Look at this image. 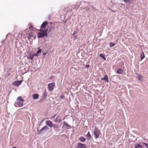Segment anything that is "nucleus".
Returning <instances> with one entry per match:
<instances>
[{"instance_id":"obj_1","label":"nucleus","mask_w":148,"mask_h":148,"mask_svg":"<svg viewBox=\"0 0 148 148\" xmlns=\"http://www.w3.org/2000/svg\"><path fill=\"white\" fill-rule=\"evenodd\" d=\"M37 129L38 134L39 135H41L45 133L47 130L49 129V128L48 127H47V125H45L40 130H38V128H37Z\"/></svg>"},{"instance_id":"obj_2","label":"nucleus","mask_w":148,"mask_h":148,"mask_svg":"<svg viewBox=\"0 0 148 148\" xmlns=\"http://www.w3.org/2000/svg\"><path fill=\"white\" fill-rule=\"evenodd\" d=\"M38 30L40 31V32L37 34V37L38 38H41L45 36H47L43 31H42V29H38Z\"/></svg>"},{"instance_id":"obj_3","label":"nucleus","mask_w":148,"mask_h":148,"mask_svg":"<svg viewBox=\"0 0 148 148\" xmlns=\"http://www.w3.org/2000/svg\"><path fill=\"white\" fill-rule=\"evenodd\" d=\"M101 133L98 129L96 127H95L93 132V134L95 138L97 139Z\"/></svg>"},{"instance_id":"obj_4","label":"nucleus","mask_w":148,"mask_h":148,"mask_svg":"<svg viewBox=\"0 0 148 148\" xmlns=\"http://www.w3.org/2000/svg\"><path fill=\"white\" fill-rule=\"evenodd\" d=\"M48 90L50 92H51L54 89L55 86V84L54 82H52L49 84L48 85Z\"/></svg>"},{"instance_id":"obj_5","label":"nucleus","mask_w":148,"mask_h":148,"mask_svg":"<svg viewBox=\"0 0 148 148\" xmlns=\"http://www.w3.org/2000/svg\"><path fill=\"white\" fill-rule=\"evenodd\" d=\"M77 146L76 147V148H86V145L81 143H79L77 144Z\"/></svg>"},{"instance_id":"obj_6","label":"nucleus","mask_w":148,"mask_h":148,"mask_svg":"<svg viewBox=\"0 0 148 148\" xmlns=\"http://www.w3.org/2000/svg\"><path fill=\"white\" fill-rule=\"evenodd\" d=\"M34 35L33 32L32 31H30L26 34V37L27 38L28 40H29Z\"/></svg>"},{"instance_id":"obj_7","label":"nucleus","mask_w":148,"mask_h":148,"mask_svg":"<svg viewBox=\"0 0 148 148\" xmlns=\"http://www.w3.org/2000/svg\"><path fill=\"white\" fill-rule=\"evenodd\" d=\"M22 81L21 80L15 81L13 82L12 84L14 86H17L21 84Z\"/></svg>"},{"instance_id":"obj_8","label":"nucleus","mask_w":148,"mask_h":148,"mask_svg":"<svg viewBox=\"0 0 148 148\" xmlns=\"http://www.w3.org/2000/svg\"><path fill=\"white\" fill-rule=\"evenodd\" d=\"M48 24V21H45L40 26V29H45L46 27V26Z\"/></svg>"},{"instance_id":"obj_9","label":"nucleus","mask_w":148,"mask_h":148,"mask_svg":"<svg viewBox=\"0 0 148 148\" xmlns=\"http://www.w3.org/2000/svg\"><path fill=\"white\" fill-rule=\"evenodd\" d=\"M46 124L47 127H49L50 128L52 127L53 123L51 121L48 120L46 121Z\"/></svg>"},{"instance_id":"obj_10","label":"nucleus","mask_w":148,"mask_h":148,"mask_svg":"<svg viewBox=\"0 0 148 148\" xmlns=\"http://www.w3.org/2000/svg\"><path fill=\"white\" fill-rule=\"evenodd\" d=\"M52 27L51 25L50 27H48V28H47L44 30L42 29V31H43L46 34L47 36V32L49 31V32H50L51 30Z\"/></svg>"},{"instance_id":"obj_11","label":"nucleus","mask_w":148,"mask_h":148,"mask_svg":"<svg viewBox=\"0 0 148 148\" xmlns=\"http://www.w3.org/2000/svg\"><path fill=\"white\" fill-rule=\"evenodd\" d=\"M101 80H105L107 83H108L109 82L108 78V76L106 75H104V77L101 78Z\"/></svg>"},{"instance_id":"obj_12","label":"nucleus","mask_w":148,"mask_h":148,"mask_svg":"<svg viewBox=\"0 0 148 148\" xmlns=\"http://www.w3.org/2000/svg\"><path fill=\"white\" fill-rule=\"evenodd\" d=\"M48 95V92H46L45 90V91L43 92L42 94V97L43 99H44L45 100H46L47 99V97Z\"/></svg>"},{"instance_id":"obj_13","label":"nucleus","mask_w":148,"mask_h":148,"mask_svg":"<svg viewBox=\"0 0 148 148\" xmlns=\"http://www.w3.org/2000/svg\"><path fill=\"white\" fill-rule=\"evenodd\" d=\"M62 121V119L59 116H57L54 120V121L55 122L58 123L61 122Z\"/></svg>"},{"instance_id":"obj_14","label":"nucleus","mask_w":148,"mask_h":148,"mask_svg":"<svg viewBox=\"0 0 148 148\" xmlns=\"http://www.w3.org/2000/svg\"><path fill=\"white\" fill-rule=\"evenodd\" d=\"M33 99L34 100H37L38 99L39 95L38 94H35L33 95Z\"/></svg>"},{"instance_id":"obj_15","label":"nucleus","mask_w":148,"mask_h":148,"mask_svg":"<svg viewBox=\"0 0 148 148\" xmlns=\"http://www.w3.org/2000/svg\"><path fill=\"white\" fill-rule=\"evenodd\" d=\"M29 58L30 60H32L34 59V56L33 55V52H30L29 54Z\"/></svg>"},{"instance_id":"obj_16","label":"nucleus","mask_w":148,"mask_h":148,"mask_svg":"<svg viewBox=\"0 0 148 148\" xmlns=\"http://www.w3.org/2000/svg\"><path fill=\"white\" fill-rule=\"evenodd\" d=\"M79 140L82 142H84L86 140V139L83 136H80L78 138Z\"/></svg>"},{"instance_id":"obj_17","label":"nucleus","mask_w":148,"mask_h":148,"mask_svg":"<svg viewBox=\"0 0 148 148\" xmlns=\"http://www.w3.org/2000/svg\"><path fill=\"white\" fill-rule=\"evenodd\" d=\"M123 70L122 69L120 68L117 70L116 73L119 74H121L123 73Z\"/></svg>"},{"instance_id":"obj_18","label":"nucleus","mask_w":148,"mask_h":148,"mask_svg":"<svg viewBox=\"0 0 148 148\" xmlns=\"http://www.w3.org/2000/svg\"><path fill=\"white\" fill-rule=\"evenodd\" d=\"M16 103L18 106L19 107H22L23 105V103L22 102L18 101L16 102Z\"/></svg>"},{"instance_id":"obj_19","label":"nucleus","mask_w":148,"mask_h":148,"mask_svg":"<svg viewBox=\"0 0 148 148\" xmlns=\"http://www.w3.org/2000/svg\"><path fill=\"white\" fill-rule=\"evenodd\" d=\"M86 137H87V139L88 140H90L91 139V136L89 132H88L87 134L86 135Z\"/></svg>"},{"instance_id":"obj_20","label":"nucleus","mask_w":148,"mask_h":148,"mask_svg":"<svg viewBox=\"0 0 148 148\" xmlns=\"http://www.w3.org/2000/svg\"><path fill=\"white\" fill-rule=\"evenodd\" d=\"M134 148H143L140 143H136L135 145Z\"/></svg>"},{"instance_id":"obj_21","label":"nucleus","mask_w":148,"mask_h":148,"mask_svg":"<svg viewBox=\"0 0 148 148\" xmlns=\"http://www.w3.org/2000/svg\"><path fill=\"white\" fill-rule=\"evenodd\" d=\"M136 74L138 76V81H143V79H141L143 78L142 76L140 75L138 73H136Z\"/></svg>"},{"instance_id":"obj_22","label":"nucleus","mask_w":148,"mask_h":148,"mask_svg":"<svg viewBox=\"0 0 148 148\" xmlns=\"http://www.w3.org/2000/svg\"><path fill=\"white\" fill-rule=\"evenodd\" d=\"M124 1L128 4H131L133 2V0H123Z\"/></svg>"},{"instance_id":"obj_23","label":"nucleus","mask_w":148,"mask_h":148,"mask_svg":"<svg viewBox=\"0 0 148 148\" xmlns=\"http://www.w3.org/2000/svg\"><path fill=\"white\" fill-rule=\"evenodd\" d=\"M145 54L143 52H142L140 54V60H142L145 58Z\"/></svg>"},{"instance_id":"obj_24","label":"nucleus","mask_w":148,"mask_h":148,"mask_svg":"<svg viewBox=\"0 0 148 148\" xmlns=\"http://www.w3.org/2000/svg\"><path fill=\"white\" fill-rule=\"evenodd\" d=\"M99 56L100 57H101L103 58V59L104 60H106V58L105 57V55L103 53H100L99 55Z\"/></svg>"},{"instance_id":"obj_25","label":"nucleus","mask_w":148,"mask_h":148,"mask_svg":"<svg viewBox=\"0 0 148 148\" xmlns=\"http://www.w3.org/2000/svg\"><path fill=\"white\" fill-rule=\"evenodd\" d=\"M17 100L19 101L20 102H23L24 101L23 99L21 96L18 97L17 98Z\"/></svg>"},{"instance_id":"obj_26","label":"nucleus","mask_w":148,"mask_h":148,"mask_svg":"<svg viewBox=\"0 0 148 148\" xmlns=\"http://www.w3.org/2000/svg\"><path fill=\"white\" fill-rule=\"evenodd\" d=\"M52 126V127L54 128L57 129L59 128V125L55 124H53Z\"/></svg>"},{"instance_id":"obj_27","label":"nucleus","mask_w":148,"mask_h":148,"mask_svg":"<svg viewBox=\"0 0 148 148\" xmlns=\"http://www.w3.org/2000/svg\"><path fill=\"white\" fill-rule=\"evenodd\" d=\"M37 49H38V50L37 52V53H38L39 54V53L41 52L42 50L41 49H40V47H38Z\"/></svg>"},{"instance_id":"obj_28","label":"nucleus","mask_w":148,"mask_h":148,"mask_svg":"<svg viewBox=\"0 0 148 148\" xmlns=\"http://www.w3.org/2000/svg\"><path fill=\"white\" fill-rule=\"evenodd\" d=\"M109 46L110 47H114L115 45V43L112 42H110L109 43Z\"/></svg>"},{"instance_id":"obj_29","label":"nucleus","mask_w":148,"mask_h":148,"mask_svg":"<svg viewBox=\"0 0 148 148\" xmlns=\"http://www.w3.org/2000/svg\"><path fill=\"white\" fill-rule=\"evenodd\" d=\"M142 143L147 148H148V144L147 143Z\"/></svg>"},{"instance_id":"obj_30","label":"nucleus","mask_w":148,"mask_h":148,"mask_svg":"<svg viewBox=\"0 0 148 148\" xmlns=\"http://www.w3.org/2000/svg\"><path fill=\"white\" fill-rule=\"evenodd\" d=\"M74 36V37H73V39L74 40H76L77 39V36L75 35V36Z\"/></svg>"},{"instance_id":"obj_31","label":"nucleus","mask_w":148,"mask_h":148,"mask_svg":"<svg viewBox=\"0 0 148 148\" xmlns=\"http://www.w3.org/2000/svg\"><path fill=\"white\" fill-rule=\"evenodd\" d=\"M77 31H75L72 34L73 36H75V34H77Z\"/></svg>"},{"instance_id":"obj_32","label":"nucleus","mask_w":148,"mask_h":148,"mask_svg":"<svg viewBox=\"0 0 148 148\" xmlns=\"http://www.w3.org/2000/svg\"><path fill=\"white\" fill-rule=\"evenodd\" d=\"M38 53H37L36 52V53H33V56H38Z\"/></svg>"},{"instance_id":"obj_33","label":"nucleus","mask_w":148,"mask_h":148,"mask_svg":"<svg viewBox=\"0 0 148 148\" xmlns=\"http://www.w3.org/2000/svg\"><path fill=\"white\" fill-rule=\"evenodd\" d=\"M89 66H90V65H89L87 64V65H86V66H85V67L87 68H88L89 67Z\"/></svg>"},{"instance_id":"obj_34","label":"nucleus","mask_w":148,"mask_h":148,"mask_svg":"<svg viewBox=\"0 0 148 148\" xmlns=\"http://www.w3.org/2000/svg\"><path fill=\"white\" fill-rule=\"evenodd\" d=\"M47 53H43V55L44 56H44H46V55Z\"/></svg>"},{"instance_id":"obj_35","label":"nucleus","mask_w":148,"mask_h":148,"mask_svg":"<svg viewBox=\"0 0 148 148\" xmlns=\"http://www.w3.org/2000/svg\"><path fill=\"white\" fill-rule=\"evenodd\" d=\"M56 114H55L54 115H53V116H52V118H54V117H55V116H56Z\"/></svg>"},{"instance_id":"obj_36","label":"nucleus","mask_w":148,"mask_h":148,"mask_svg":"<svg viewBox=\"0 0 148 148\" xmlns=\"http://www.w3.org/2000/svg\"><path fill=\"white\" fill-rule=\"evenodd\" d=\"M36 35H35L34 37H33V38L35 40L36 39Z\"/></svg>"},{"instance_id":"obj_37","label":"nucleus","mask_w":148,"mask_h":148,"mask_svg":"<svg viewBox=\"0 0 148 148\" xmlns=\"http://www.w3.org/2000/svg\"><path fill=\"white\" fill-rule=\"evenodd\" d=\"M60 97L61 99H62L64 98V97L63 95H62L60 96Z\"/></svg>"},{"instance_id":"obj_38","label":"nucleus","mask_w":148,"mask_h":148,"mask_svg":"<svg viewBox=\"0 0 148 148\" xmlns=\"http://www.w3.org/2000/svg\"><path fill=\"white\" fill-rule=\"evenodd\" d=\"M63 124L66 125H67V124L66 123L65 121L63 122Z\"/></svg>"},{"instance_id":"obj_39","label":"nucleus","mask_w":148,"mask_h":148,"mask_svg":"<svg viewBox=\"0 0 148 148\" xmlns=\"http://www.w3.org/2000/svg\"><path fill=\"white\" fill-rule=\"evenodd\" d=\"M66 126H67L68 127H71V126L69 125H68L67 124V125H66Z\"/></svg>"},{"instance_id":"obj_40","label":"nucleus","mask_w":148,"mask_h":148,"mask_svg":"<svg viewBox=\"0 0 148 148\" xmlns=\"http://www.w3.org/2000/svg\"><path fill=\"white\" fill-rule=\"evenodd\" d=\"M4 40H3V41L1 42L2 43V44H3V42H4Z\"/></svg>"},{"instance_id":"obj_41","label":"nucleus","mask_w":148,"mask_h":148,"mask_svg":"<svg viewBox=\"0 0 148 148\" xmlns=\"http://www.w3.org/2000/svg\"><path fill=\"white\" fill-rule=\"evenodd\" d=\"M50 24H52V22H50Z\"/></svg>"},{"instance_id":"obj_42","label":"nucleus","mask_w":148,"mask_h":148,"mask_svg":"<svg viewBox=\"0 0 148 148\" xmlns=\"http://www.w3.org/2000/svg\"><path fill=\"white\" fill-rule=\"evenodd\" d=\"M8 35V34H7L6 35V38H7V36Z\"/></svg>"},{"instance_id":"obj_43","label":"nucleus","mask_w":148,"mask_h":148,"mask_svg":"<svg viewBox=\"0 0 148 148\" xmlns=\"http://www.w3.org/2000/svg\"><path fill=\"white\" fill-rule=\"evenodd\" d=\"M112 12H115L114 11V10H112Z\"/></svg>"},{"instance_id":"obj_44","label":"nucleus","mask_w":148,"mask_h":148,"mask_svg":"<svg viewBox=\"0 0 148 148\" xmlns=\"http://www.w3.org/2000/svg\"><path fill=\"white\" fill-rule=\"evenodd\" d=\"M42 121H41V123H40L42 122Z\"/></svg>"},{"instance_id":"obj_45","label":"nucleus","mask_w":148,"mask_h":148,"mask_svg":"<svg viewBox=\"0 0 148 148\" xmlns=\"http://www.w3.org/2000/svg\"><path fill=\"white\" fill-rule=\"evenodd\" d=\"M79 5L78 6V7H79Z\"/></svg>"},{"instance_id":"obj_46","label":"nucleus","mask_w":148,"mask_h":148,"mask_svg":"<svg viewBox=\"0 0 148 148\" xmlns=\"http://www.w3.org/2000/svg\"><path fill=\"white\" fill-rule=\"evenodd\" d=\"M81 2H80V3H80V4H81Z\"/></svg>"}]
</instances>
